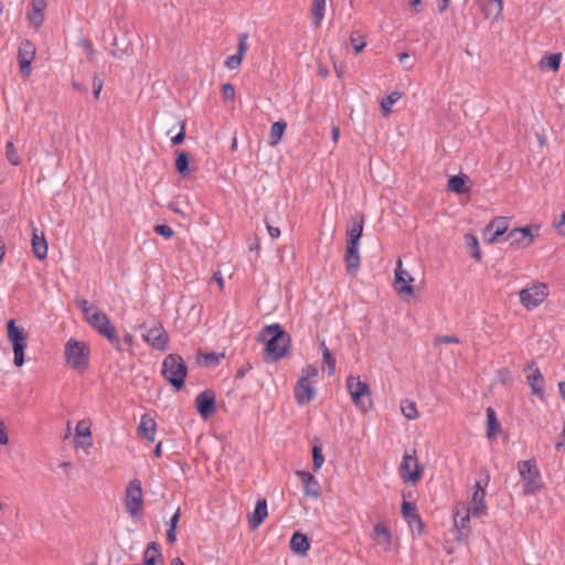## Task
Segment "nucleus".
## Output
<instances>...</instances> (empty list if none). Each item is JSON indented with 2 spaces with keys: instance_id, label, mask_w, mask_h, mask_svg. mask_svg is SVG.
I'll return each instance as SVG.
<instances>
[{
  "instance_id": "f257e3e1",
  "label": "nucleus",
  "mask_w": 565,
  "mask_h": 565,
  "mask_svg": "<svg viewBox=\"0 0 565 565\" xmlns=\"http://www.w3.org/2000/svg\"><path fill=\"white\" fill-rule=\"evenodd\" d=\"M257 341L265 343V361L276 362L286 356L291 347L289 333L279 323L264 327L257 335Z\"/></svg>"
},
{
  "instance_id": "f03ea898",
  "label": "nucleus",
  "mask_w": 565,
  "mask_h": 565,
  "mask_svg": "<svg viewBox=\"0 0 565 565\" xmlns=\"http://www.w3.org/2000/svg\"><path fill=\"white\" fill-rule=\"evenodd\" d=\"M364 221V214L358 213L350 217V221L347 225V247L344 263L347 273L351 276H355L361 265L359 247L363 234Z\"/></svg>"
},
{
  "instance_id": "7ed1b4c3",
  "label": "nucleus",
  "mask_w": 565,
  "mask_h": 565,
  "mask_svg": "<svg viewBox=\"0 0 565 565\" xmlns=\"http://www.w3.org/2000/svg\"><path fill=\"white\" fill-rule=\"evenodd\" d=\"M161 374L175 391H180L184 387L188 366L181 355L171 353L162 362Z\"/></svg>"
},
{
  "instance_id": "20e7f679",
  "label": "nucleus",
  "mask_w": 565,
  "mask_h": 565,
  "mask_svg": "<svg viewBox=\"0 0 565 565\" xmlns=\"http://www.w3.org/2000/svg\"><path fill=\"white\" fill-rule=\"evenodd\" d=\"M518 470L523 482V494L531 495L543 488L541 471L534 458L518 462Z\"/></svg>"
},
{
  "instance_id": "39448f33",
  "label": "nucleus",
  "mask_w": 565,
  "mask_h": 565,
  "mask_svg": "<svg viewBox=\"0 0 565 565\" xmlns=\"http://www.w3.org/2000/svg\"><path fill=\"white\" fill-rule=\"evenodd\" d=\"M7 337L13 350V363L20 367L24 364V351L28 347V332L17 326L14 319L7 322Z\"/></svg>"
},
{
  "instance_id": "423d86ee",
  "label": "nucleus",
  "mask_w": 565,
  "mask_h": 565,
  "mask_svg": "<svg viewBox=\"0 0 565 565\" xmlns=\"http://www.w3.org/2000/svg\"><path fill=\"white\" fill-rule=\"evenodd\" d=\"M347 388L351 395L354 405L363 413L370 411L373 406L371 390L369 384L362 382L359 376H348Z\"/></svg>"
},
{
  "instance_id": "0eeeda50",
  "label": "nucleus",
  "mask_w": 565,
  "mask_h": 565,
  "mask_svg": "<svg viewBox=\"0 0 565 565\" xmlns=\"http://www.w3.org/2000/svg\"><path fill=\"white\" fill-rule=\"evenodd\" d=\"M65 359L74 370L83 372L88 366L89 348L85 342L71 339L65 344Z\"/></svg>"
},
{
  "instance_id": "6e6552de",
  "label": "nucleus",
  "mask_w": 565,
  "mask_h": 565,
  "mask_svg": "<svg viewBox=\"0 0 565 565\" xmlns=\"http://www.w3.org/2000/svg\"><path fill=\"white\" fill-rule=\"evenodd\" d=\"M140 328L145 330L142 338L148 344L159 351L167 350L169 335L160 322H153L151 327L143 323Z\"/></svg>"
},
{
  "instance_id": "1a4fd4ad",
  "label": "nucleus",
  "mask_w": 565,
  "mask_h": 565,
  "mask_svg": "<svg viewBox=\"0 0 565 565\" xmlns=\"http://www.w3.org/2000/svg\"><path fill=\"white\" fill-rule=\"evenodd\" d=\"M125 505L132 518L140 514L143 508V499L141 481L139 479H134L128 483L126 488Z\"/></svg>"
},
{
  "instance_id": "9d476101",
  "label": "nucleus",
  "mask_w": 565,
  "mask_h": 565,
  "mask_svg": "<svg viewBox=\"0 0 565 565\" xmlns=\"http://www.w3.org/2000/svg\"><path fill=\"white\" fill-rule=\"evenodd\" d=\"M547 285L543 282L534 284L531 287L520 291V302L529 310L541 305L547 297Z\"/></svg>"
},
{
  "instance_id": "9b49d317",
  "label": "nucleus",
  "mask_w": 565,
  "mask_h": 565,
  "mask_svg": "<svg viewBox=\"0 0 565 565\" xmlns=\"http://www.w3.org/2000/svg\"><path fill=\"white\" fill-rule=\"evenodd\" d=\"M35 57V45L32 41L24 39L20 42L18 49V62L22 76L28 77L31 74V64Z\"/></svg>"
},
{
  "instance_id": "f8f14e48",
  "label": "nucleus",
  "mask_w": 565,
  "mask_h": 565,
  "mask_svg": "<svg viewBox=\"0 0 565 565\" xmlns=\"http://www.w3.org/2000/svg\"><path fill=\"white\" fill-rule=\"evenodd\" d=\"M195 407L203 419L211 418L216 412V393L206 388L195 397Z\"/></svg>"
},
{
  "instance_id": "ddd939ff",
  "label": "nucleus",
  "mask_w": 565,
  "mask_h": 565,
  "mask_svg": "<svg viewBox=\"0 0 565 565\" xmlns=\"http://www.w3.org/2000/svg\"><path fill=\"white\" fill-rule=\"evenodd\" d=\"M402 477L405 481L417 482L423 475L416 456V450L413 454H405L401 462Z\"/></svg>"
},
{
  "instance_id": "4468645a",
  "label": "nucleus",
  "mask_w": 565,
  "mask_h": 565,
  "mask_svg": "<svg viewBox=\"0 0 565 565\" xmlns=\"http://www.w3.org/2000/svg\"><path fill=\"white\" fill-rule=\"evenodd\" d=\"M523 371L527 373L526 381L531 386L532 394L542 397L545 390V381L535 362H527Z\"/></svg>"
},
{
  "instance_id": "2eb2a0df",
  "label": "nucleus",
  "mask_w": 565,
  "mask_h": 565,
  "mask_svg": "<svg viewBox=\"0 0 565 565\" xmlns=\"http://www.w3.org/2000/svg\"><path fill=\"white\" fill-rule=\"evenodd\" d=\"M295 399L298 405L309 404L316 396V390L307 377H300L294 388Z\"/></svg>"
},
{
  "instance_id": "dca6fc26",
  "label": "nucleus",
  "mask_w": 565,
  "mask_h": 565,
  "mask_svg": "<svg viewBox=\"0 0 565 565\" xmlns=\"http://www.w3.org/2000/svg\"><path fill=\"white\" fill-rule=\"evenodd\" d=\"M413 280L414 278L402 268V260L399 259L395 270L394 288L399 295H413L414 287L411 285Z\"/></svg>"
},
{
  "instance_id": "f3484780",
  "label": "nucleus",
  "mask_w": 565,
  "mask_h": 565,
  "mask_svg": "<svg viewBox=\"0 0 565 565\" xmlns=\"http://www.w3.org/2000/svg\"><path fill=\"white\" fill-rule=\"evenodd\" d=\"M297 477L303 486V494L313 499H318L321 495V488L318 480L309 471L297 470Z\"/></svg>"
},
{
  "instance_id": "a211bd4d",
  "label": "nucleus",
  "mask_w": 565,
  "mask_h": 565,
  "mask_svg": "<svg viewBox=\"0 0 565 565\" xmlns=\"http://www.w3.org/2000/svg\"><path fill=\"white\" fill-rule=\"evenodd\" d=\"M505 241L511 246L524 248L533 242V234L529 227H515L508 233Z\"/></svg>"
},
{
  "instance_id": "6ab92c4d",
  "label": "nucleus",
  "mask_w": 565,
  "mask_h": 565,
  "mask_svg": "<svg viewBox=\"0 0 565 565\" xmlns=\"http://www.w3.org/2000/svg\"><path fill=\"white\" fill-rule=\"evenodd\" d=\"M484 498L486 490L478 481L475 484V491L471 499V508H469L471 510V514L475 518H480L486 513Z\"/></svg>"
},
{
  "instance_id": "aec40b11",
  "label": "nucleus",
  "mask_w": 565,
  "mask_h": 565,
  "mask_svg": "<svg viewBox=\"0 0 565 565\" xmlns=\"http://www.w3.org/2000/svg\"><path fill=\"white\" fill-rule=\"evenodd\" d=\"M402 514L408 520L409 526L415 527L418 533L424 531V522L416 511V505L408 501L402 503Z\"/></svg>"
},
{
  "instance_id": "412c9836",
  "label": "nucleus",
  "mask_w": 565,
  "mask_h": 565,
  "mask_svg": "<svg viewBox=\"0 0 565 565\" xmlns=\"http://www.w3.org/2000/svg\"><path fill=\"white\" fill-rule=\"evenodd\" d=\"M470 513L471 510L468 508L466 513L460 515V513L457 511L454 515V525L457 531V535L455 539L457 541L462 540L463 537H468L470 534Z\"/></svg>"
},
{
  "instance_id": "4be33fe9",
  "label": "nucleus",
  "mask_w": 565,
  "mask_h": 565,
  "mask_svg": "<svg viewBox=\"0 0 565 565\" xmlns=\"http://www.w3.org/2000/svg\"><path fill=\"white\" fill-rule=\"evenodd\" d=\"M374 541L377 545L382 546L385 552L391 551L392 533L386 524L379 522L374 525Z\"/></svg>"
},
{
  "instance_id": "5701e85b",
  "label": "nucleus",
  "mask_w": 565,
  "mask_h": 565,
  "mask_svg": "<svg viewBox=\"0 0 565 565\" xmlns=\"http://www.w3.org/2000/svg\"><path fill=\"white\" fill-rule=\"evenodd\" d=\"M493 230V233L487 238L489 244H492L498 241L500 236H502L508 230V218L500 216L494 217L484 228V232H489Z\"/></svg>"
},
{
  "instance_id": "b1692460",
  "label": "nucleus",
  "mask_w": 565,
  "mask_h": 565,
  "mask_svg": "<svg viewBox=\"0 0 565 565\" xmlns=\"http://www.w3.org/2000/svg\"><path fill=\"white\" fill-rule=\"evenodd\" d=\"M142 561L145 565H164L160 544L157 542L148 543Z\"/></svg>"
},
{
  "instance_id": "393cba45",
  "label": "nucleus",
  "mask_w": 565,
  "mask_h": 565,
  "mask_svg": "<svg viewBox=\"0 0 565 565\" xmlns=\"http://www.w3.org/2000/svg\"><path fill=\"white\" fill-rule=\"evenodd\" d=\"M289 546L294 554L305 556L310 548V540L306 534L295 532L290 539Z\"/></svg>"
},
{
  "instance_id": "a878e982",
  "label": "nucleus",
  "mask_w": 565,
  "mask_h": 565,
  "mask_svg": "<svg viewBox=\"0 0 565 565\" xmlns=\"http://www.w3.org/2000/svg\"><path fill=\"white\" fill-rule=\"evenodd\" d=\"M156 429H157V424H156L154 419L151 418L149 415L145 414L141 417L140 424L138 426L139 435L149 441H153L154 435H156Z\"/></svg>"
},
{
  "instance_id": "bb28decb",
  "label": "nucleus",
  "mask_w": 565,
  "mask_h": 565,
  "mask_svg": "<svg viewBox=\"0 0 565 565\" xmlns=\"http://www.w3.org/2000/svg\"><path fill=\"white\" fill-rule=\"evenodd\" d=\"M468 181L469 177L466 174L452 175L448 179L447 189L457 194H467L470 192Z\"/></svg>"
},
{
  "instance_id": "cd10ccee",
  "label": "nucleus",
  "mask_w": 565,
  "mask_h": 565,
  "mask_svg": "<svg viewBox=\"0 0 565 565\" xmlns=\"http://www.w3.org/2000/svg\"><path fill=\"white\" fill-rule=\"evenodd\" d=\"M267 501L266 499H259L255 505V509L249 516V525L252 529H257L267 516Z\"/></svg>"
},
{
  "instance_id": "c85d7f7f",
  "label": "nucleus",
  "mask_w": 565,
  "mask_h": 565,
  "mask_svg": "<svg viewBox=\"0 0 565 565\" xmlns=\"http://www.w3.org/2000/svg\"><path fill=\"white\" fill-rule=\"evenodd\" d=\"M486 414H487V437L489 439H492L502 431L501 424L498 420L497 414L492 407H488L486 411Z\"/></svg>"
},
{
  "instance_id": "c756f323",
  "label": "nucleus",
  "mask_w": 565,
  "mask_h": 565,
  "mask_svg": "<svg viewBox=\"0 0 565 565\" xmlns=\"http://www.w3.org/2000/svg\"><path fill=\"white\" fill-rule=\"evenodd\" d=\"M88 323L100 334V330H105L111 321L106 313L100 311L98 308H95V311L88 318Z\"/></svg>"
},
{
  "instance_id": "7c9ffc66",
  "label": "nucleus",
  "mask_w": 565,
  "mask_h": 565,
  "mask_svg": "<svg viewBox=\"0 0 565 565\" xmlns=\"http://www.w3.org/2000/svg\"><path fill=\"white\" fill-rule=\"evenodd\" d=\"M32 250L39 259H44L47 255V242L43 234H36V230H33Z\"/></svg>"
},
{
  "instance_id": "2f4dec72",
  "label": "nucleus",
  "mask_w": 565,
  "mask_h": 565,
  "mask_svg": "<svg viewBox=\"0 0 565 565\" xmlns=\"http://www.w3.org/2000/svg\"><path fill=\"white\" fill-rule=\"evenodd\" d=\"M225 358L224 352L215 353V352H203L199 351L198 353V362L199 364L204 365L205 367H213L218 365L222 359Z\"/></svg>"
},
{
  "instance_id": "473e14b6",
  "label": "nucleus",
  "mask_w": 565,
  "mask_h": 565,
  "mask_svg": "<svg viewBox=\"0 0 565 565\" xmlns=\"http://www.w3.org/2000/svg\"><path fill=\"white\" fill-rule=\"evenodd\" d=\"M175 170L181 177L190 174V156L184 150H177L175 152Z\"/></svg>"
},
{
  "instance_id": "72a5a7b5",
  "label": "nucleus",
  "mask_w": 565,
  "mask_h": 565,
  "mask_svg": "<svg viewBox=\"0 0 565 565\" xmlns=\"http://www.w3.org/2000/svg\"><path fill=\"white\" fill-rule=\"evenodd\" d=\"M287 128V124L284 120L275 121L270 127V132L268 137V142L270 146H276L280 142L285 131Z\"/></svg>"
},
{
  "instance_id": "f704fd0d",
  "label": "nucleus",
  "mask_w": 565,
  "mask_h": 565,
  "mask_svg": "<svg viewBox=\"0 0 565 565\" xmlns=\"http://www.w3.org/2000/svg\"><path fill=\"white\" fill-rule=\"evenodd\" d=\"M465 242L470 257L473 258L476 262H480L481 250L479 247L478 238L473 234L467 233L465 234Z\"/></svg>"
},
{
  "instance_id": "c9c22d12",
  "label": "nucleus",
  "mask_w": 565,
  "mask_h": 565,
  "mask_svg": "<svg viewBox=\"0 0 565 565\" xmlns=\"http://www.w3.org/2000/svg\"><path fill=\"white\" fill-rule=\"evenodd\" d=\"M100 334L105 337L117 351H122L120 339L117 334L116 327L113 323H110L105 330H100Z\"/></svg>"
},
{
  "instance_id": "e433bc0d",
  "label": "nucleus",
  "mask_w": 565,
  "mask_h": 565,
  "mask_svg": "<svg viewBox=\"0 0 565 565\" xmlns=\"http://www.w3.org/2000/svg\"><path fill=\"white\" fill-rule=\"evenodd\" d=\"M326 12V0H312L311 15L313 24L319 26Z\"/></svg>"
},
{
  "instance_id": "4c0bfd02",
  "label": "nucleus",
  "mask_w": 565,
  "mask_h": 565,
  "mask_svg": "<svg viewBox=\"0 0 565 565\" xmlns=\"http://www.w3.org/2000/svg\"><path fill=\"white\" fill-rule=\"evenodd\" d=\"M561 62H562V54L561 53H551V54L545 55L541 60L540 65L542 67H548L552 71L556 72V71L559 70Z\"/></svg>"
},
{
  "instance_id": "58836bf2",
  "label": "nucleus",
  "mask_w": 565,
  "mask_h": 565,
  "mask_svg": "<svg viewBox=\"0 0 565 565\" xmlns=\"http://www.w3.org/2000/svg\"><path fill=\"white\" fill-rule=\"evenodd\" d=\"M402 97V94L397 90L392 92L381 102V113L383 116H388L392 111V106Z\"/></svg>"
},
{
  "instance_id": "ea45409f",
  "label": "nucleus",
  "mask_w": 565,
  "mask_h": 565,
  "mask_svg": "<svg viewBox=\"0 0 565 565\" xmlns=\"http://www.w3.org/2000/svg\"><path fill=\"white\" fill-rule=\"evenodd\" d=\"M324 462L321 444H315L312 446V466L313 470L318 471Z\"/></svg>"
},
{
  "instance_id": "a19ab883",
  "label": "nucleus",
  "mask_w": 565,
  "mask_h": 565,
  "mask_svg": "<svg viewBox=\"0 0 565 565\" xmlns=\"http://www.w3.org/2000/svg\"><path fill=\"white\" fill-rule=\"evenodd\" d=\"M6 156H7L8 161L12 166H19L21 163L18 151H17L13 142H11V141H8L6 145Z\"/></svg>"
},
{
  "instance_id": "79ce46f5",
  "label": "nucleus",
  "mask_w": 565,
  "mask_h": 565,
  "mask_svg": "<svg viewBox=\"0 0 565 565\" xmlns=\"http://www.w3.org/2000/svg\"><path fill=\"white\" fill-rule=\"evenodd\" d=\"M402 412L407 419H415L418 417L417 407L414 402L405 401L402 404Z\"/></svg>"
},
{
  "instance_id": "37998d69",
  "label": "nucleus",
  "mask_w": 565,
  "mask_h": 565,
  "mask_svg": "<svg viewBox=\"0 0 565 565\" xmlns=\"http://www.w3.org/2000/svg\"><path fill=\"white\" fill-rule=\"evenodd\" d=\"M323 363L327 365V373L333 375L335 372V359L333 358L330 350H326L324 356H322Z\"/></svg>"
},
{
  "instance_id": "c03bdc74",
  "label": "nucleus",
  "mask_w": 565,
  "mask_h": 565,
  "mask_svg": "<svg viewBox=\"0 0 565 565\" xmlns=\"http://www.w3.org/2000/svg\"><path fill=\"white\" fill-rule=\"evenodd\" d=\"M75 433L77 437L90 438L92 436L89 424L86 420H79L77 423Z\"/></svg>"
},
{
  "instance_id": "a18cd8bd",
  "label": "nucleus",
  "mask_w": 565,
  "mask_h": 565,
  "mask_svg": "<svg viewBox=\"0 0 565 565\" xmlns=\"http://www.w3.org/2000/svg\"><path fill=\"white\" fill-rule=\"evenodd\" d=\"M153 231L158 235H160L167 239L171 238L174 235V231L171 228V226H169L167 224L154 225Z\"/></svg>"
},
{
  "instance_id": "49530a36",
  "label": "nucleus",
  "mask_w": 565,
  "mask_h": 565,
  "mask_svg": "<svg viewBox=\"0 0 565 565\" xmlns=\"http://www.w3.org/2000/svg\"><path fill=\"white\" fill-rule=\"evenodd\" d=\"M103 86L104 79L98 74H95L93 77V96L95 99L99 98Z\"/></svg>"
},
{
  "instance_id": "de8ad7c7",
  "label": "nucleus",
  "mask_w": 565,
  "mask_h": 565,
  "mask_svg": "<svg viewBox=\"0 0 565 565\" xmlns=\"http://www.w3.org/2000/svg\"><path fill=\"white\" fill-rule=\"evenodd\" d=\"M247 39H248V33L244 32V33L238 34L237 54H241V56H243V57L248 49Z\"/></svg>"
},
{
  "instance_id": "09e8293b",
  "label": "nucleus",
  "mask_w": 565,
  "mask_h": 565,
  "mask_svg": "<svg viewBox=\"0 0 565 565\" xmlns=\"http://www.w3.org/2000/svg\"><path fill=\"white\" fill-rule=\"evenodd\" d=\"M242 61H243V56H241V54L236 53L226 58L225 66L228 67L230 70H236L242 64Z\"/></svg>"
},
{
  "instance_id": "8fccbe9b",
  "label": "nucleus",
  "mask_w": 565,
  "mask_h": 565,
  "mask_svg": "<svg viewBox=\"0 0 565 565\" xmlns=\"http://www.w3.org/2000/svg\"><path fill=\"white\" fill-rule=\"evenodd\" d=\"M28 18H29L30 22L34 25V28L39 29L43 24L44 13L43 12L32 11V13H30L28 15Z\"/></svg>"
},
{
  "instance_id": "3c124183",
  "label": "nucleus",
  "mask_w": 565,
  "mask_h": 565,
  "mask_svg": "<svg viewBox=\"0 0 565 565\" xmlns=\"http://www.w3.org/2000/svg\"><path fill=\"white\" fill-rule=\"evenodd\" d=\"M222 95L225 100H233L235 98V88L231 83L222 85Z\"/></svg>"
},
{
  "instance_id": "603ef678",
  "label": "nucleus",
  "mask_w": 565,
  "mask_h": 565,
  "mask_svg": "<svg viewBox=\"0 0 565 565\" xmlns=\"http://www.w3.org/2000/svg\"><path fill=\"white\" fill-rule=\"evenodd\" d=\"M351 44L354 47L355 53H360L365 47V42L361 36H355V33H352L350 36Z\"/></svg>"
},
{
  "instance_id": "864d4df0",
  "label": "nucleus",
  "mask_w": 565,
  "mask_h": 565,
  "mask_svg": "<svg viewBox=\"0 0 565 565\" xmlns=\"http://www.w3.org/2000/svg\"><path fill=\"white\" fill-rule=\"evenodd\" d=\"M185 139V122L182 121L180 126V131L171 138L172 146L181 145Z\"/></svg>"
},
{
  "instance_id": "5fc2aeb1",
  "label": "nucleus",
  "mask_w": 565,
  "mask_h": 565,
  "mask_svg": "<svg viewBox=\"0 0 565 565\" xmlns=\"http://www.w3.org/2000/svg\"><path fill=\"white\" fill-rule=\"evenodd\" d=\"M302 374L303 375L301 377H307V380H309V377H315L318 375V369L315 365L308 364L302 367Z\"/></svg>"
},
{
  "instance_id": "6e6d98bb",
  "label": "nucleus",
  "mask_w": 565,
  "mask_h": 565,
  "mask_svg": "<svg viewBox=\"0 0 565 565\" xmlns=\"http://www.w3.org/2000/svg\"><path fill=\"white\" fill-rule=\"evenodd\" d=\"M31 6H32V11L44 13V10L46 8V1L45 0H32Z\"/></svg>"
},
{
  "instance_id": "4d7b16f0",
  "label": "nucleus",
  "mask_w": 565,
  "mask_h": 565,
  "mask_svg": "<svg viewBox=\"0 0 565 565\" xmlns=\"http://www.w3.org/2000/svg\"><path fill=\"white\" fill-rule=\"evenodd\" d=\"M265 224H266V228H267L268 234L273 238H277V237L280 236V230L278 227H276V226L270 225L266 218H265Z\"/></svg>"
},
{
  "instance_id": "13d9d810",
  "label": "nucleus",
  "mask_w": 565,
  "mask_h": 565,
  "mask_svg": "<svg viewBox=\"0 0 565 565\" xmlns=\"http://www.w3.org/2000/svg\"><path fill=\"white\" fill-rule=\"evenodd\" d=\"M252 369L250 363L243 364L236 372L235 379H243L245 374Z\"/></svg>"
},
{
  "instance_id": "bf43d9fd",
  "label": "nucleus",
  "mask_w": 565,
  "mask_h": 565,
  "mask_svg": "<svg viewBox=\"0 0 565 565\" xmlns=\"http://www.w3.org/2000/svg\"><path fill=\"white\" fill-rule=\"evenodd\" d=\"M180 516H181V512H180V509L178 508L169 521V527L177 529Z\"/></svg>"
},
{
  "instance_id": "052dcab7",
  "label": "nucleus",
  "mask_w": 565,
  "mask_h": 565,
  "mask_svg": "<svg viewBox=\"0 0 565 565\" xmlns=\"http://www.w3.org/2000/svg\"><path fill=\"white\" fill-rule=\"evenodd\" d=\"M437 341L440 343H458L459 339L455 335H441Z\"/></svg>"
},
{
  "instance_id": "680f3d73",
  "label": "nucleus",
  "mask_w": 565,
  "mask_h": 565,
  "mask_svg": "<svg viewBox=\"0 0 565 565\" xmlns=\"http://www.w3.org/2000/svg\"><path fill=\"white\" fill-rule=\"evenodd\" d=\"M9 441L7 429L3 423L0 422V445H7Z\"/></svg>"
},
{
  "instance_id": "e2e57ef3",
  "label": "nucleus",
  "mask_w": 565,
  "mask_h": 565,
  "mask_svg": "<svg viewBox=\"0 0 565 565\" xmlns=\"http://www.w3.org/2000/svg\"><path fill=\"white\" fill-rule=\"evenodd\" d=\"M558 233L565 236V211L561 215V220L556 223Z\"/></svg>"
},
{
  "instance_id": "0e129e2a",
  "label": "nucleus",
  "mask_w": 565,
  "mask_h": 565,
  "mask_svg": "<svg viewBox=\"0 0 565 565\" xmlns=\"http://www.w3.org/2000/svg\"><path fill=\"white\" fill-rule=\"evenodd\" d=\"M167 540L170 544H174L177 541V529L169 527L167 530Z\"/></svg>"
},
{
  "instance_id": "69168bd1",
  "label": "nucleus",
  "mask_w": 565,
  "mask_h": 565,
  "mask_svg": "<svg viewBox=\"0 0 565 565\" xmlns=\"http://www.w3.org/2000/svg\"><path fill=\"white\" fill-rule=\"evenodd\" d=\"M75 305L83 311H87V308H89V303L86 299L84 298H78V299H75Z\"/></svg>"
},
{
  "instance_id": "338daca9",
  "label": "nucleus",
  "mask_w": 565,
  "mask_h": 565,
  "mask_svg": "<svg viewBox=\"0 0 565 565\" xmlns=\"http://www.w3.org/2000/svg\"><path fill=\"white\" fill-rule=\"evenodd\" d=\"M499 375L501 376L502 383H505L507 381H511V374H510L509 370H507V369L499 371Z\"/></svg>"
},
{
  "instance_id": "774afa93",
  "label": "nucleus",
  "mask_w": 565,
  "mask_h": 565,
  "mask_svg": "<svg viewBox=\"0 0 565 565\" xmlns=\"http://www.w3.org/2000/svg\"><path fill=\"white\" fill-rule=\"evenodd\" d=\"M438 1V12L443 13L449 6L450 0H437Z\"/></svg>"
}]
</instances>
